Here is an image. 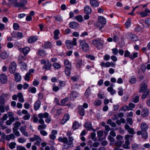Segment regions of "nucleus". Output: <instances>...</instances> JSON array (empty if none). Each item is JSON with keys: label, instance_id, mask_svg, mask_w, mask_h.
I'll list each match as a JSON object with an SVG mask.
<instances>
[{"label": "nucleus", "instance_id": "nucleus-1", "mask_svg": "<svg viewBox=\"0 0 150 150\" xmlns=\"http://www.w3.org/2000/svg\"><path fill=\"white\" fill-rule=\"evenodd\" d=\"M80 47L85 52H87L89 50L90 47L88 44L86 42L85 40H80Z\"/></svg>", "mask_w": 150, "mask_h": 150}, {"label": "nucleus", "instance_id": "nucleus-2", "mask_svg": "<svg viewBox=\"0 0 150 150\" xmlns=\"http://www.w3.org/2000/svg\"><path fill=\"white\" fill-rule=\"evenodd\" d=\"M117 141L115 143V145L119 148L124 143L123 137L120 135H117L116 138Z\"/></svg>", "mask_w": 150, "mask_h": 150}, {"label": "nucleus", "instance_id": "nucleus-3", "mask_svg": "<svg viewBox=\"0 0 150 150\" xmlns=\"http://www.w3.org/2000/svg\"><path fill=\"white\" fill-rule=\"evenodd\" d=\"M49 116V115L47 112H45L44 114L40 113L38 115V116L40 118L38 122L39 123L41 124H44V120L42 119L43 117L47 118Z\"/></svg>", "mask_w": 150, "mask_h": 150}, {"label": "nucleus", "instance_id": "nucleus-4", "mask_svg": "<svg viewBox=\"0 0 150 150\" xmlns=\"http://www.w3.org/2000/svg\"><path fill=\"white\" fill-rule=\"evenodd\" d=\"M92 43L98 49H102L103 47V44L99 40L95 39L93 40L92 41Z\"/></svg>", "mask_w": 150, "mask_h": 150}, {"label": "nucleus", "instance_id": "nucleus-5", "mask_svg": "<svg viewBox=\"0 0 150 150\" xmlns=\"http://www.w3.org/2000/svg\"><path fill=\"white\" fill-rule=\"evenodd\" d=\"M16 66L17 65L16 62H11L9 67V72L11 74L14 73L16 69Z\"/></svg>", "mask_w": 150, "mask_h": 150}, {"label": "nucleus", "instance_id": "nucleus-6", "mask_svg": "<svg viewBox=\"0 0 150 150\" xmlns=\"http://www.w3.org/2000/svg\"><path fill=\"white\" fill-rule=\"evenodd\" d=\"M0 81L3 84L7 82V78L5 74L3 73L0 74Z\"/></svg>", "mask_w": 150, "mask_h": 150}, {"label": "nucleus", "instance_id": "nucleus-7", "mask_svg": "<svg viewBox=\"0 0 150 150\" xmlns=\"http://www.w3.org/2000/svg\"><path fill=\"white\" fill-rule=\"evenodd\" d=\"M125 129L130 134H134L135 133L133 128L130 127L127 124H126L125 126Z\"/></svg>", "mask_w": 150, "mask_h": 150}, {"label": "nucleus", "instance_id": "nucleus-8", "mask_svg": "<svg viewBox=\"0 0 150 150\" xmlns=\"http://www.w3.org/2000/svg\"><path fill=\"white\" fill-rule=\"evenodd\" d=\"M84 127L88 130H91L93 129L91 123L90 122H85L84 125Z\"/></svg>", "mask_w": 150, "mask_h": 150}, {"label": "nucleus", "instance_id": "nucleus-9", "mask_svg": "<svg viewBox=\"0 0 150 150\" xmlns=\"http://www.w3.org/2000/svg\"><path fill=\"white\" fill-rule=\"evenodd\" d=\"M69 25L70 28L73 29H76L79 26V24L75 22H70L69 23Z\"/></svg>", "mask_w": 150, "mask_h": 150}, {"label": "nucleus", "instance_id": "nucleus-10", "mask_svg": "<svg viewBox=\"0 0 150 150\" xmlns=\"http://www.w3.org/2000/svg\"><path fill=\"white\" fill-rule=\"evenodd\" d=\"M69 115L68 114H65L63 119L61 121V124L62 125L64 124L67 121L69 120Z\"/></svg>", "mask_w": 150, "mask_h": 150}, {"label": "nucleus", "instance_id": "nucleus-11", "mask_svg": "<svg viewBox=\"0 0 150 150\" xmlns=\"http://www.w3.org/2000/svg\"><path fill=\"white\" fill-rule=\"evenodd\" d=\"M26 126H21L20 128V130L21 132L25 136L28 137V133L25 131Z\"/></svg>", "mask_w": 150, "mask_h": 150}, {"label": "nucleus", "instance_id": "nucleus-12", "mask_svg": "<svg viewBox=\"0 0 150 150\" xmlns=\"http://www.w3.org/2000/svg\"><path fill=\"white\" fill-rule=\"evenodd\" d=\"M146 90H149L147 88V86L145 83H143L141 86L139 92L141 93L146 91Z\"/></svg>", "mask_w": 150, "mask_h": 150}, {"label": "nucleus", "instance_id": "nucleus-13", "mask_svg": "<svg viewBox=\"0 0 150 150\" xmlns=\"http://www.w3.org/2000/svg\"><path fill=\"white\" fill-rule=\"evenodd\" d=\"M84 10V12L86 14H90L91 13L92 9L89 6H86Z\"/></svg>", "mask_w": 150, "mask_h": 150}, {"label": "nucleus", "instance_id": "nucleus-14", "mask_svg": "<svg viewBox=\"0 0 150 150\" xmlns=\"http://www.w3.org/2000/svg\"><path fill=\"white\" fill-rule=\"evenodd\" d=\"M41 102L39 100L36 101L34 105V108L35 110H37L40 107Z\"/></svg>", "mask_w": 150, "mask_h": 150}, {"label": "nucleus", "instance_id": "nucleus-15", "mask_svg": "<svg viewBox=\"0 0 150 150\" xmlns=\"http://www.w3.org/2000/svg\"><path fill=\"white\" fill-rule=\"evenodd\" d=\"M140 128L142 131L145 132L148 129V127L146 123L142 122L140 125Z\"/></svg>", "mask_w": 150, "mask_h": 150}, {"label": "nucleus", "instance_id": "nucleus-16", "mask_svg": "<svg viewBox=\"0 0 150 150\" xmlns=\"http://www.w3.org/2000/svg\"><path fill=\"white\" fill-rule=\"evenodd\" d=\"M37 39V37L36 36H31L28 38V42L29 43H32L35 42Z\"/></svg>", "mask_w": 150, "mask_h": 150}, {"label": "nucleus", "instance_id": "nucleus-17", "mask_svg": "<svg viewBox=\"0 0 150 150\" xmlns=\"http://www.w3.org/2000/svg\"><path fill=\"white\" fill-rule=\"evenodd\" d=\"M14 78L16 81V82L21 81V76L18 73H15L14 74Z\"/></svg>", "mask_w": 150, "mask_h": 150}, {"label": "nucleus", "instance_id": "nucleus-18", "mask_svg": "<svg viewBox=\"0 0 150 150\" xmlns=\"http://www.w3.org/2000/svg\"><path fill=\"white\" fill-rule=\"evenodd\" d=\"M90 4L92 6L94 7L98 6L99 5L98 2L96 0H91Z\"/></svg>", "mask_w": 150, "mask_h": 150}, {"label": "nucleus", "instance_id": "nucleus-19", "mask_svg": "<svg viewBox=\"0 0 150 150\" xmlns=\"http://www.w3.org/2000/svg\"><path fill=\"white\" fill-rule=\"evenodd\" d=\"M79 113L80 115L83 116L85 114V110L82 106L79 107Z\"/></svg>", "mask_w": 150, "mask_h": 150}, {"label": "nucleus", "instance_id": "nucleus-20", "mask_svg": "<svg viewBox=\"0 0 150 150\" xmlns=\"http://www.w3.org/2000/svg\"><path fill=\"white\" fill-rule=\"evenodd\" d=\"M51 65L52 64L49 61L47 60V63L45 64L44 67H43V69H46L47 70H49L51 67Z\"/></svg>", "mask_w": 150, "mask_h": 150}, {"label": "nucleus", "instance_id": "nucleus-21", "mask_svg": "<svg viewBox=\"0 0 150 150\" xmlns=\"http://www.w3.org/2000/svg\"><path fill=\"white\" fill-rule=\"evenodd\" d=\"M66 45L69 49L73 47V43L72 41L70 40H67L66 42Z\"/></svg>", "mask_w": 150, "mask_h": 150}, {"label": "nucleus", "instance_id": "nucleus-22", "mask_svg": "<svg viewBox=\"0 0 150 150\" xmlns=\"http://www.w3.org/2000/svg\"><path fill=\"white\" fill-rule=\"evenodd\" d=\"M9 54L5 52H2L0 54V57L2 59H4L7 58Z\"/></svg>", "mask_w": 150, "mask_h": 150}, {"label": "nucleus", "instance_id": "nucleus-23", "mask_svg": "<svg viewBox=\"0 0 150 150\" xmlns=\"http://www.w3.org/2000/svg\"><path fill=\"white\" fill-rule=\"evenodd\" d=\"M76 67L77 68L80 69L81 67V65L82 64V60L79 58H78L76 60Z\"/></svg>", "mask_w": 150, "mask_h": 150}, {"label": "nucleus", "instance_id": "nucleus-24", "mask_svg": "<svg viewBox=\"0 0 150 150\" xmlns=\"http://www.w3.org/2000/svg\"><path fill=\"white\" fill-rule=\"evenodd\" d=\"M98 20L99 23L105 24L106 23L105 19L103 16H99L98 17Z\"/></svg>", "mask_w": 150, "mask_h": 150}, {"label": "nucleus", "instance_id": "nucleus-25", "mask_svg": "<svg viewBox=\"0 0 150 150\" xmlns=\"http://www.w3.org/2000/svg\"><path fill=\"white\" fill-rule=\"evenodd\" d=\"M149 114L148 110L146 108H144L142 112V115L145 117L147 116Z\"/></svg>", "mask_w": 150, "mask_h": 150}, {"label": "nucleus", "instance_id": "nucleus-26", "mask_svg": "<svg viewBox=\"0 0 150 150\" xmlns=\"http://www.w3.org/2000/svg\"><path fill=\"white\" fill-rule=\"evenodd\" d=\"M130 144V142L129 141H126L125 142V144L122 145V147L125 149H129L130 148V147L129 146Z\"/></svg>", "mask_w": 150, "mask_h": 150}, {"label": "nucleus", "instance_id": "nucleus-27", "mask_svg": "<svg viewBox=\"0 0 150 150\" xmlns=\"http://www.w3.org/2000/svg\"><path fill=\"white\" fill-rule=\"evenodd\" d=\"M58 140L59 142H63L64 143L67 144L68 142V139L66 137L63 138L59 137V138Z\"/></svg>", "mask_w": 150, "mask_h": 150}, {"label": "nucleus", "instance_id": "nucleus-28", "mask_svg": "<svg viewBox=\"0 0 150 150\" xmlns=\"http://www.w3.org/2000/svg\"><path fill=\"white\" fill-rule=\"evenodd\" d=\"M18 97V101L21 103H23L24 101V99L23 97L22 94L21 93H19L17 94Z\"/></svg>", "mask_w": 150, "mask_h": 150}, {"label": "nucleus", "instance_id": "nucleus-29", "mask_svg": "<svg viewBox=\"0 0 150 150\" xmlns=\"http://www.w3.org/2000/svg\"><path fill=\"white\" fill-rule=\"evenodd\" d=\"M69 67H65V74L67 76L70 75L71 74V67H70V65H69Z\"/></svg>", "mask_w": 150, "mask_h": 150}, {"label": "nucleus", "instance_id": "nucleus-30", "mask_svg": "<svg viewBox=\"0 0 150 150\" xmlns=\"http://www.w3.org/2000/svg\"><path fill=\"white\" fill-rule=\"evenodd\" d=\"M77 96V93L74 91H72L70 95V97L71 100H74Z\"/></svg>", "mask_w": 150, "mask_h": 150}, {"label": "nucleus", "instance_id": "nucleus-31", "mask_svg": "<svg viewBox=\"0 0 150 150\" xmlns=\"http://www.w3.org/2000/svg\"><path fill=\"white\" fill-rule=\"evenodd\" d=\"M15 138V136L13 134H11L9 135H7L6 136V139L8 141L10 140L11 139H13Z\"/></svg>", "mask_w": 150, "mask_h": 150}, {"label": "nucleus", "instance_id": "nucleus-32", "mask_svg": "<svg viewBox=\"0 0 150 150\" xmlns=\"http://www.w3.org/2000/svg\"><path fill=\"white\" fill-rule=\"evenodd\" d=\"M15 120V118H9V119L7 120L5 122L7 125H10Z\"/></svg>", "mask_w": 150, "mask_h": 150}, {"label": "nucleus", "instance_id": "nucleus-33", "mask_svg": "<svg viewBox=\"0 0 150 150\" xmlns=\"http://www.w3.org/2000/svg\"><path fill=\"white\" fill-rule=\"evenodd\" d=\"M80 125L77 122L75 121L73 123L72 128L74 130H75L79 128Z\"/></svg>", "mask_w": 150, "mask_h": 150}, {"label": "nucleus", "instance_id": "nucleus-34", "mask_svg": "<svg viewBox=\"0 0 150 150\" xmlns=\"http://www.w3.org/2000/svg\"><path fill=\"white\" fill-rule=\"evenodd\" d=\"M144 93L142 95V99H144L146 98L147 96H149V90H146V91L143 92Z\"/></svg>", "mask_w": 150, "mask_h": 150}, {"label": "nucleus", "instance_id": "nucleus-35", "mask_svg": "<svg viewBox=\"0 0 150 150\" xmlns=\"http://www.w3.org/2000/svg\"><path fill=\"white\" fill-rule=\"evenodd\" d=\"M30 50V48L28 47H26L22 49V52L25 55L27 54Z\"/></svg>", "mask_w": 150, "mask_h": 150}, {"label": "nucleus", "instance_id": "nucleus-36", "mask_svg": "<svg viewBox=\"0 0 150 150\" xmlns=\"http://www.w3.org/2000/svg\"><path fill=\"white\" fill-rule=\"evenodd\" d=\"M39 139L41 138L38 136L36 135H34L33 137V138H30V141L31 142H33L35 141H37Z\"/></svg>", "mask_w": 150, "mask_h": 150}, {"label": "nucleus", "instance_id": "nucleus-37", "mask_svg": "<svg viewBox=\"0 0 150 150\" xmlns=\"http://www.w3.org/2000/svg\"><path fill=\"white\" fill-rule=\"evenodd\" d=\"M4 105V103L3 102H0V110L1 112H4L5 111Z\"/></svg>", "mask_w": 150, "mask_h": 150}, {"label": "nucleus", "instance_id": "nucleus-38", "mask_svg": "<svg viewBox=\"0 0 150 150\" xmlns=\"http://www.w3.org/2000/svg\"><path fill=\"white\" fill-rule=\"evenodd\" d=\"M59 33V31L58 30L56 29L54 31V38L55 39L57 40L59 38L58 35Z\"/></svg>", "mask_w": 150, "mask_h": 150}, {"label": "nucleus", "instance_id": "nucleus-39", "mask_svg": "<svg viewBox=\"0 0 150 150\" xmlns=\"http://www.w3.org/2000/svg\"><path fill=\"white\" fill-rule=\"evenodd\" d=\"M19 64L20 65V66H21V68L22 69H26L27 67V65L25 63L21 61L20 62Z\"/></svg>", "mask_w": 150, "mask_h": 150}, {"label": "nucleus", "instance_id": "nucleus-40", "mask_svg": "<svg viewBox=\"0 0 150 150\" xmlns=\"http://www.w3.org/2000/svg\"><path fill=\"white\" fill-rule=\"evenodd\" d=\"M107 90L108 91L110 92L111 95H113L115 92V90H113V88L112 87H109L107 88Z\"/></svg>", "mask_w": 150, "mask_h": 150}, {"label": "nucleus", "instance_id": "nucleus-41", "mask_svg": "<svg viewBox=\"0 0 150 150\" xmlns=\"http://www.w3.org/2000/svg\"><path fill=\"white\" fill-rule=\"evenodd\" d=\"M13 125L14 126V127L13 129H18V127L21 126V123L19 122H17L13 124Z\"/></svg>", "mask_w": 150, "mask_h": 150}, {"label": "nucleus", "instance_id": "nucleus-42", "mask_svg": "<svg viewBox=\"0 0 150 150\" xmlns=\"http://www.w3.org/2000/svg\"><path fill=\"white\" fill-rule=\"evenodd\" d=\"M127 38L130 39H133L135 38V35L134 34H132L130 33H128L127 35Z\"/></svg>", "mask_w": 150, "mask_h": 150}, {"label": "nucleus", "instance_id": "nucleus-43", "mask_svg": "<svg viewBox=\"0 0 150 150\" xmlns=\"http://www.w3.org/2000/svg\"><path fill=\"white\" fill-rule=\"evenodd\" d=\"M46 127L47 126L45 124H42L38 125V129L39 130H40L41 129H45Z\"/></svg>", "mask_w": 150, "mask_h": 150}, {"label": "nucleus", "instance_id": "nucleus-44", "mask_svg": "<svg viewBox=\"0 0 150 150\" xmlns=\"http://www.w3.org/2000/svg\"><path fill=\"white\" fill-rule=\"evenodd\" d=\"M101 101L100 100H98L94 101V104L95 106H99L101 104Z\"/></svg>", "mask_w": 150, "mask_h": 150}, {"label": "nucleus", "instance_id": "nucleus-45", "mask_svg": "<svg viewBox=\"0 0 150 150\" xmlns=\"http://www.w3.org/2000/svg\"><path fill=\"white\" fill-rule=\"evenodd\" d=\"M76 19L79 22H81L83 21L82 16L81 15L76 16L75 17Z\"/></svg>", "mask_w": 150, "mask_h": 150}, {"label": "nucleus", "instance_id": "nucleus-46", "mask_svg": "<svg viewBox=\"0 0 150 150\" xmlns=\"http://www.w3.org/2000/svg\"><path fill=\"white\" fill-rule=\"evenodd\" d=\"M18 129H13V132L14 133V134L16 136L19 137L20 136V133L19 131L17 130Z\"/></svg>", "mask_w": 150, "mask_h": 150}, {"label": "nucleus", "instance_id": "nucleus-47", "mask_svg": "<svg viewBox=\"0 0 150 150\" xmlns=\"http://www.w3.org/2000/svg\"><path fill=\"white\" fill-rule=\"evenodd\" d=\"M44 46L45 48H51L52 47V45L50 42H46L45 45Z\"/></svg>", "mask_w": 150, "mask_h": 150}, {"label": "nucleus", "instance_id": "nucleus-48", "mask_svg": "<svg viewBox=\"0 0 150 150\" xmlns=\"http://www.w3.org/2000/svg\"><path fill=\"white\" fill-rule=\"evenodd\" d=\"M118 93L120 96H122L123 94V90L121 87H120L118 88Z\"/></svg>", "mask_w": 150, "mask_h": 150}, {"label": "nucleus", "instance_id": "nucleus-49", "mask_svg": "<svg viewBox=\"0 0 150 150\" xmlns=\"http://www.w3.org/2000/svg\"><path fill=\"white\" fill-rule=\"evenodd\" d=\"M103 24L100 23L99 22H98L96 23V25L97 27L99 28V29L100 30L103 27Z\"/></svg>", "mask_w": 150, "mask_h": 150}, {"label": "nucleus", "instance_id": "nucleus-50", "mask_svg": "<svg viewBox=\"0 0 150 150\" xmlns=\"http://www.w3.org/2000/svg\"><path fill=\"white\" fill-rule=\"evenodd\" d=\"M64 63L65 65V67H69V65H70V67H71V63H69V61L67 60H65L64 62Z\"/></svg>", "mask_w": 150, "mask_h": 150}, {"label": "nucleus", "instance_id": "nucleus-51", "mask_svg": "<svg viewBox=\"0 0 150 150\" xmlns=\"http://www.w3.org/2000/svg\"><path fill=\"white\" fill-rule=\"evenodd\" d=\"M138 54L137 52L134 53L133 55H130V58L132 59L133 60L134 58H137V57Z\"/></svg>", "mask_w": 150, "mask_h": 150}, {"label": "nucleus", "instance_id": "nucleus-52", "mask_svg": "<svg viewBox=\"0 0 150 150\" xmlns=\"http://www.w3.org/2000/svg\"><path fill=\"white\" fill-rule=\"evenodd\" d=\"M16 144L14 142H11L9 144V146L10 148L11 149H13L15 147Z\"/></svg>", "mask_w": 150, "mask_h": 150}, {"label": "nucleus", "instance_id": "nucleus-53", "mask_svg": "<svg viewBox=\"0 0 150 150\" xmlns=\"http://www.w3.org/2000/svg\"><path fill=\"white\" fill-rule=\"evenodd\" d=\"M68 100H69V98L68 97L66 98H65L62 100L61 102V104L62 105H64L65 103L67 102Z\"/></svg>", "mask_w": 150, "mask_h": 150}, {"label": "nucleus", "instance_id": "nucleus-54", "mask_svg": "<svg viewBox=\"0 0 150 150\" xmlns=\"http://www.w3.org/2000/svg\"><path fill=\"white\" fill-rule=\"evenodd\" d=\"M108 138L110 142L113 143L115 141V139L112 136H111L110 135H109Z\"/></svg>", "mask_w": 150, "mask_h": 150}, {"label": "nucleus", "instance_id": "nucleus-55", "mask_svg": "<svg viewBox=\"0 0 150 150\" xmlns=\"http://www.w3.org/2000/svg\"><path fill=\"white\" fill-rule=\"evenodd\" d=\"M18 140L19 142L21 143H23L25 142L26 139L23 138H19L18 139Z\"/></svg>", "mask_w": 150, "mask_h": 150}, {"label": "nucleus", "instance_id": "nucleus-56", "mask_svg": "<svg viewBox=\"0 0 150 150\" xmlns=\"http://www.w3.org/2000/svg\"><path fill=\"white\" fill-rule=\"evenodd\" d=\"M19 28V26L18 24L15 23L13 24V28L15 30H17Z\"/></svg>", "mask_w": 150, "mask_h": 150}, {"label": "nucleus", "instance_id": "nucleus-57", "mask_svg": "<svg viewBox=\"0 0 150 150\" xmlns=\"http://www.w3.org/2000/svg\"><path fill=\"white\" fill-rule=\"evenodd\" d=\"M38 54L40 56H44L46 54L45 51L43 50L39 51Z\"/></svg>", "mask_w": 150, "mask_h": 150}, {"label": "nucleus", "instance_id": "nucleus-58", "mask_svg": "<svg viewBox=\"0 0 150 150\" xmlns=\"http://www.w3.org/2000/svg\"><path fill=\"white\" fill-rule=\"evenodd\" d=\"M53 66L56 69H59L60 68V65L57 63H55L53 64Z\"/></svg>", "mask_w": 150, "mask_h": 150}, {"label": "nucleus", "instance_id": "nucleus-59", "mask_svg": "<svg viewBox=\"0 0 150 150\" xmlns=\"http://www.w3.org/2000/svg\"><path fill=\"white\" fill-rule=\"evenodd\" d=\"M131 25V20L129 18L125 23V25L127 28L130 27Z\"/></svg>", "mask_w": 150, "mask_h": 150}, {"label": "nucleus", "instance_id": "nucleus-60", "mask_svg": "<svg viewBox=\"0 0 150 150\" xmlns=\"http://www.w3.org/2000/svg\"><path fill=\"white\" fill-rule=\"evenodd\" d=\"M28 91L33 93H35L36 92V89L35 87L30 88Z\"/></svg>", "mask_w": 150, "mask_h": 150}, {"label": "nucleus", "instance_id": "nucleus-61", "mask_svg": "<svg viewBox=\"0 0 150 150\" xmlns=\"http://www.w3.org/2000/svg\"><path fill=\"white\" fill-rule=\"evenodd\" d=\"M139 14L142 17H145L148 16L149 15L147 13H146L143 12L141 11L139 12Z\"/></svg>", "mask_w": 150, "mask_h": 150}, {"label": "nucleus", "instance_id": "nucleus-62", "mask_svg": "<svg viewBox=\"0 0 150 150\" xmlns=\"http://www.w3.org/2000/svg\"><path fill=\"white\" fill-rule=\"evenodd\" d=\"M31 75L29 73H27L25 75V80L27 81H29L30 80V78Z\"/></svg>", "mask_w": 150, "mask_h": 150}, {"label": "nucleus", "instance_id": "nucleus-63", "mask_svg": "<svg viewBox=\"0 0 150 150\" xmlns=\"http://www.w3.org/2000/svg\"><path fill=\"white\" fill-rule=\"evenodd\" d=\"M132 148L133 150H137L138 148V146L137 144H133L132 145Z\"/></svg>", "mask_w": 150, "mask_h": 150}, {"label": "nucleus", "instance_id": "nucleus-64", "mask_svg": "<svg viewBox=\"0 0 150 150\" xmlns=\"http://www.w3.org/2000/svg\"><path fill=\"white\" fill-rule=\"evenodd\" d=\"M16 148L17 150H26L25 148L21 146H17Z\"/></svg>", "mask_w": 150, "mask_h": 150}]
</instances>
